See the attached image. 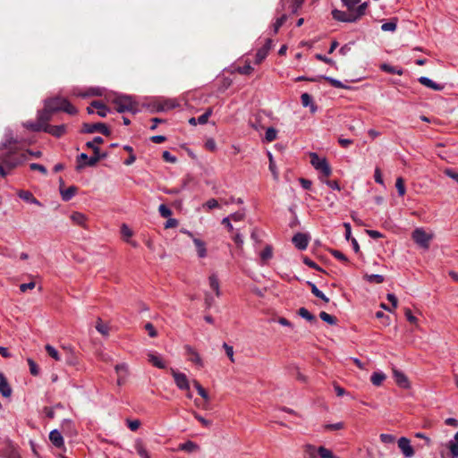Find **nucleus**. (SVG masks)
Here are the masks:
<instances>
[{"mask_svg": "<svg viewBox=\"0 0 458 458\" xmlns=\"http://www.w3.org/2000/svg\"><path fill=\"white\" fill-rule=\"evenodd\" d=\"M53 112L44 105V108L38 113L37 119L44 125L47 127L48 122L52 119Z\"/></svg>", "mask_w": 458, "mask_h": 458, "instance_id": "f3484780", "label": "nucleus"}, {"mask_svg": "<svg viewBox=\"0 0 458 458\" xmlns=\"http://www.w3.org/2000/svg\"><path fill=\"white\" fill-rule=\"evenodd\" d=\"M113 105L114 110L118 113L130 112L131 114H136L138 112L136 103L131 99V97L128 96H121L116 98L113 101Z\"/></svg>", "mask_w": 458, "mask_h": 458, "instance_id": "39448f33", "label": "nucleus"}, {"mask_svg": "<svg viewBox=\"0 0 458 458\" xmlns=\"http://www.w3.org/2000/svg\"><path fill=\"white\" fill-rule=\"evenodd\" d=\"M70 217L75 225L85 226L87 218L84 214L80 212H73Z\"/></svg>", "mask_w": 458, "mask_h": 458, "instance_id": "72a5a7b5", "label": "nucleus"}, {"mask_svg": "<svg viewBox=\"0 0 458 458\" xmlns=\"http://www.w3.org/2000/svg\"><path fill=\"white\" fill-rule=\"evenodd\" d=\"M448 448L453 458H458V431L454 437V440L449 441Z\"/></svg>", "mask_w": 458, "mask_h": 458, "instance_id": "cd10ccee", "label": "nucleus"}, {"mask_svg": "<svg viewBox=\"0 0 458 458\" xmlns=\"http://www.w3.org/2000/svg\"><path fill=\"white\" fill-rule=\"evenodd\" d=\"M162 157H163L164 160L166 161V162H169V163H175L176 162V157L174 156H173L167 150L163 152Z\"/></svg>", "mask_w": 458, "mask_h": 458, "instance_id": "774afa93", "label": "nucleus"}, {"mask_svg": "<svg viewBox=\"0 0 458 458\" xmlns=\"http://www.w3.org/2000/svg\"><path fill=\"white\" fill-rule=\"evenodd\" d=\"M395 188L398 191L399 196L403 197L405 192V185H404V180L402 177H398L395 182Z\"/></svg>", "mask_w": 458, "mask_h": 458, "instance_id": "37998d69", "label": "nucleus"}, {"mask_svg": "<svg viewBox=\"0 0 458 458\" xmlns=\"http://www.w3.org/2000/svg\"><path fill=\"white\" fill-rule=\"evenodd\" d=\"M380 440L386 445L394 444L395 442V437L391 434H381Z\"/></svg>", "mask_w": 458, "mask_h": 458, "instance_id": "603ef678", "label": "nucleus"}, {"mask_svg": "<svg viewBox=\"0 0 458 458\" xmlns=\"http://www.w3.org/2000/svg\"><path fill=\"white\" fill-rule=\"evenodd\" d=\"M159 214L162 217L167 218L171 216L172 211L171 209L165 204H161L158 208Z\"/></svg>", "mask_w": 458, "mask_h": 458, "instance_id": "3c124183", "label": "nucleus"}, {"mask_svg": "<svg viewBox=\"0 0 458 458\" xmlns=\"http://www.w3.org/2000/svg\"><path fill=\"white\" fill-rule=\"evenodd\" d=\"M211 114H212V109L211 108L207 109L203 114H201L200 116H199L197 118L198 123L199 124H206Z\"/></svg>", "mask_w": 458, "mask_h": 458, "instance_id": "09e8293b", "label": "nucleus"}, {"mask_svg": "<svg viewBox=\"0 0 458 458\" xmlns=\"http://www.w3.org/2000/svg\"><path fill=\"white\" fill-rule=\"evenodd\" d=\"M193 386L196 388L198 394L204 399L205 404L202 406L203 409H208V403L210 400V397L208 392L204 389V387L197 381L193 380Z\"/></svg>", "mask_w": 458, "mask_h": 458, "instance_id": "5701e85b", "label": "nucleus"}, {"mask_svg": "<svg viewBox=\"0 0 458 458\" xmlns=\"http://www.w3.org/2000/svg\"><path fill=\"white\" fill-rule=\"evenodd\" d=\"M397 24L396 21H391L388 22H385L381 26V30L383 31H394L396 30Z\"/></svg>", "mask_w": 458, "mask_h": 458, "instance_id": "6e6d98bb", "label": "nucleus"}, {"mask_svg": "<svg viewBox=\"0 0 458 458\" xmlns=\"http://www.w3.org/2000/svg\"><path fill=\"white\" fill-rule=\"evenodd\" d=\"M305 458H340L333 454L331 450L325 446H316L311 444H306L303 446Z\"/></svg>", "mask_w": 458, "mask_h": 458, "instance_id": "20e7f679", "label": "nucleus"}, {"mask_svg": "<svg viewBox=\"0 0 458 458\" xmlns=\"http://www.w3.org/2000/svg\"><path fill=\"white\" fill-rule=\"evenodd\" d=\"M309 236L302 233H298L293 237V243L301 250H306L309 244Z\"/></svg>", "mask_w": 458, "mask_h": 458, "instance_id": "4468645a", "label": "nucleus"}, {"mask_svg": "<svg viewBox=\"0 0 458 458\" xmlns=\"http://www.w3.org/2000/svg\"><path fill=\"white\" fill-rule=\"evenodd\" d=\"M308 284L310 286L311 293L318 298L321 299L325 302L329 301V298H327L317 286L315 284L311 282H308Z\"/></svg>", "mask_w": 458, "mask_h": 458, "instance_id": "c9c22d12", "label": "nucleus"}, {"mask_svg": "<svg viewBox=\"0 0 458 458\" xmlns=\"http://www.w3.org/2000/svg\"><path fill=\"white\" fill-rule=\"evenodd\" d=\"M104 140L98 136L93 139L92 141H88L86 146L91 148L94 152V155L90 157L87 162L88 166H94L100 159H104L107 157L106 152H100L98 145L103 143Z\"/></svg>", "mask_w": 458, "mask_h": 458, "instance_id": "423d86ee", "label": "nucleus"}, {"mask_svg": "<svg viewBox=\"0 0 458 458\" xmlns=\"http://www.w3.org/2000/svg\"><path fill=\"white\" fill-rule=\"evenodd\" d=\"M114 369H115L117 376H120V375L128 376V374H129L128 365L126 363H120V364L115 365Z\"/></svg>", "mask_w": 458, "mask_h": 458, "instance_id": "de8ad7c7", "label": "nucleus"}, {"mask_svg": "<svg viewBox=\"0 0 458 458\" xmlns=\"http://www.w3.org/2000/svg\"><path fill=\"white\" fill-rule=\"evenodd\" d=\"M179 450L185 451L188 453H193L199 449V445L192 441H186L179 445Z\"/></svg>", "mask_w": 458, "mask_h": 458, "instance_id": "c85d7f7f", "label": "nucleus"}, {"mask_svg": "<svg viewBox=\"0 0 458 458\" xmlns=\"http://www.w3.org/2000/svg\"><path fill=\"white\" fill-rule=\"evenodd\" d=\"M276 136L277 131L276 129H274L273 127H269L267 129L265 133V140L267 142H272L273 140H275L276 139Z\"/></svg>", "mask_w": 458, "mask_h": 458, "instance_id": "49530a36", "label": "nucleus"}, {"mask_svg": "<svg viewBox=\"0 0 458 458\" xmlns=\"http://www.w3.org/2000/svg\"><path fill=\"white\" fill-rule=\"evenodd\" d=\"M218 201L215 199H208L204 205L203 208H207L208 210L218 208Z\"/></svg>", "mask_w": 458, "mask_h": 458, "instance_id": "052dcab7", "label": "nucleus"}, {"mask_svg": "<svg viewBox=\"0 0 458 458\" xmlns=\"http://www.w3.org/2000/svg\"><path fill=\"white\" fill-rule=\"evenodd\" d=\"M418 81L421 85H423V86H425V87H427L428 89H431L433 90H436V91H441L445 88L444 85L437 83V82L433 81L431 79H429L428 77H425V76L420 77L418 79Z\"/></svg>", "mask_w": 458, "mask_h": 458, "instance_id": "dca6fc26", "label": "nucleus"}, {"mask_svg": "<svg viewBox=\"0 0 458 458\" xmlns=\"http://www.w3.org/2000/svg\"><path fill=\"white\" fill-rule=\"evenodd\" d=\"M367 8V4L363 3L360 4L355 12H344L340 10H333L332 11V16L335 20L338 21L343 22H355L358 21L361 16L364 15L365 11Z\"/></svg>", "mask_w": 458, "mask_h": 458, "instance_id": "7ed1b4c3", "label": "nucleus"}, {"mask_svg": "<svg viewBox=\"0 0 458 458\" xmlns=\"http://www.w3.org/2000/svg\"><path fill=\"white\" fill-rule=\"evenodd\" d=\"M96 329L103 335H108L109 327L102 322L100 318L98 319Z\"/></svg>", "mask_w": 458, "mask_h": 458, "instance_id": "c03bdc74", "label": "nucleus"}, {"mask_svg": "<svg viewBox=\"0 0 458 458\" xmlns=\"http://www.w3.org/2000/svg\"><path fill=\"white\" fill-rule=\"evenodd\" d=\"M310 164L318 172H320L325 177H328L331 173V167L325 157H319V156L312 152L310 154Z\"/></svg>", "mask_w": 458, "mask_h": 458, "instance_id": "0eeeda50", "label": "nucleus"}, {"mask_svg": "<svg viewBox=\"0 0 458 458\" xmlns=\"http://www.w3.org/2000/svg\"><path fill=\"white\" fill-rule=\"evenodd\" d=\"M30 168L31 170L38 171L39 173H41V174H44V175H47V168H46L44 165H40V164L31 163V164L30 165Z\"/></svg>", "mask_w": 458, "mask_h": 458, "instance_id": "13d9d810", "label": "nucleus"}, {"mask_svg": "<svg viewBox=\"0 0 458 458\" xmlns=\"http://www.w3.org/2000/svg\"><path fill=\"white\" fill-rule=\"evenodd\" d=\"M49 439L51 443L57 448H62L64 446V437L57 429H53L49 433Z\"/></svg>", "mask_w": 458, "mask_h": 458, "instance_id": "412c9836", "label": "nucleus"}, {"mask_svg": "<svg viewBox=\"0 0 458 458\" xmlns=\"http://www.w3.org/2000/svg\"><path fill=\"white\" fill-rule=\"evenodd\" d=\"M380 69L382 71L391 73V74H398V75L403 74V70L402 68H397V67L392 66L388 64H382L380 65Z\"/></svg>", "mask_w": 458, "mask_h": 458, "instance_id": "f704fd0d", "label": "nucleus"}, {"mask_svg": "<svg viewBox=\"0 0 458 458\" xmlns=\"http://www.w3.org/2000/svg\"><path fill=\"white\" fill-rule=\"evenodd\" d=\"M89 158V157L85 153H81L80 156H78V157H77L78 164H77L76 169L81 170L83 167H85L86 165H88L87 162H88Z\"/></svg>", "mask_w": 458, "mask_h": 458, "instance_id": "a19ab883", "label": "nucleus"}, {"mask_svg": "<svg viewBox=\"0 0 458 458\" xmlns=\"http://www.w3.org/2000/svg\"><path fill=\"white\" fill-rule=\"evenodd\" d=\"M393 377H394L396 384L400 387L404 388V389H408L411 387V384H410L408 377L402 371L394 369L393 370Z\"/></svg>", "mask_w": 458, "mask_h": 458, "instance_id": "2eb2a0df", "label": "nucleus"}, {"mask_svg": "<svg viewBox=\"0 0 458 458\" xmlns=\"http://www.w3.org/2000/svg\"><path fill=\"white\" fill-rule=\"evenodd\" d=\"M16 140H9L0 146V175L5 177L14 168L24 163L26 153L13 146Z\"/></svg>", "mask_w": 458, "mask_h": 458, "instance_id": "f257e3e1", "label": "nucleus"}, {"mask_svg": "<svg viewBox=\"0 0 458 458\" xmlns=\"http://www.w3.org/2000/svg\"><path fill=\"white\" fill-rule=\"evenodd\" d=\"M253 71V68L251 67V65L250 64H247L245 65H243L242 67H239L238 68V72L239 73L241 74H250Z\"/></svg>", "mask_w": 458, "mask_h": 458, "instance_id": "338daca9", "label": "nucleus"}, {"mask_svg": "<svg viewBox=\"0 0 458 458\" xmlns=\"http://www.w3.org/2000/svg\"><path fill=\"white\" fill-rule=\"evenodd\" d=\"M45 349H46L47 354L51 358H53L55 360H61L60 354H59L58 351L55 347H53L50 344H47Z\"/></svg>", "mask_w": 458, "mask_h": 458, "instance_id": "79ce46f5", "label": "nucleus"}, {"mask_svg": "<svg viewBox=\"0 0 458 458\" xmlns=\"http://www.w3.org/2000/svg\"><path fill=\"white\" fill-rule=\"evenodd\" d=\"M287 16L283 14L281 17L277 18L275 23L273 24L274 33H277L281 26L285 22Z\"/></svg>", "mask_w": 458, "mask_h": 458, "instance_id": "8fccbe9b", "label": "nucleus"}, {"mask_svg": "<svg viewBox=\"0 0 458 458\" xmlns=\"http://www.w3.org/2000/svg\"><path fill=\"white\" fill-rule=\"evenodd\" d=\"M60 182H61L60 194L62 196V199L64 201H69L76 194L77 188L75 186H70L67 189H63L64 181L62 179H60Z\"/></svg>", "mask_w": 458, "mask_h": 458, "instance_id": "6ab92c4d", "label": "nucleus"}, {"mask_svg": "<svg viewBox=\"0 0 458 458\" xmlns=\"http://www.w3.org/2000/svg\"><path fill=\"white\" fill-rule=\"evenodd\" d=\"M145 329L148 331V334L150 337H156L157 335V332L151 323H147L145 325Z\"/></svg>", "mask_w": 458, "mask_h": 458, "instance_id": "69168bd1", "label": "nucleus"}, {"mask_svg": "<svg viewBox=\"0 0 458 458\" xmlns=\"http://www.w3.org/2000/svg\"><path fill=\"white\" fill-rule=\"evenodd\" d=\"M223 348L225 349V353H226L227 357L229 358V360L232 362H234L233 347L229 345V344H227L226 343H224L223 344Z\"/></svg>", "mask_w": 458, "mask_h": 458, "instance_id": "4d7b16f0", "label": "nucleus"}, {"mask_svg": "<svg viewBox=\"0 0 458 458\" xmlns=\"http://www.w3.org/2000/svg\"><path fill=\"white\" fill-rule=\"evenodd\" d=\"M412 240L420 247L428 249L429 242L432 239L430 234H428L422 228H416L412 232Z\"/></svg>", "mask_w": 458, "mask_h": 458, "instance_id": "6e6552de", "label": "nucleus"}, {"mask_svg": "<svg viewBox=\"0 0 458 458\" xmlns=\"http://www.w3.org/2000/svg\"><path fill=\"white\" fill-rule=\"evenodd\" d=\"M386 378V376L385 373L381 371H376L371 375L370 381L374 386H379L382 385Z\"/></svg>", "mask_w": 458, "mask_h": 458, "instance_id": "7c9ffc66", "label": "nucleus"}, {"mask_svg": "<svg viewBox=\"0 0 458 458\" xmlns=\"http://www.w3.org/2000/svg\"><path fill=\"white\" fill-rule=\"evenodd\" d=\"M192 414L194 418L199 421L204 427L209 428L212 424L211 420H206L204 417H202L200 414H199L196 411H192Z\"/></svg>", "mask_w": 458, "mask_h": 458, "instance_id": "5fc2aeb1", "label": "nucleus"}, {"mask_svg": "<svg viewBox=\"0 0 458 458\" xmlns=\"http://www.w3.org/2000/svg\"><path fill=\"white\" fill-rule=\"evenodd\" d=\"M27 362H28L29 367H30V374L33 375V376H38V373H39V370H38V367L36 364V362L32 359H30V358H29L27 360Z\"/></svg>", "mask_w": 458, "mask_h": 458, "instance_id": "864d4df0", "label": "nucleus"}, {"mask_svg": "<svg viewBox=\"0 0 458 458\" xmlns=\"http://www.w3.org/2000/svg\"><path fill=\"white\" fill-rule=\"evenodd\" d=\"M209 286L215 292L216 295L219 297L221 295L220 284L217 276L213 274L208 277Z\"/></svg>", "mask_w": 458, "mask_h": 458, "instance_id": "bb28decb", "label": "nucleus"}, {"mask_svg": "<svg viewBox=\"0 0 458 458\" xmlns=\"http://www.w3.org/2000/svg\"><path fill=\"white\" fill-rule=\"evenodd\" d=\"M298 314L300 317H301L302 318H304L310 322L316 320V318L306 308L302 307V308L299 309Z\"/></svg>", "mask_w": 458, "mask_h": 458, "instance_id": "58836bf2", "label": "nucleus"}, {"mask_svg": "<svg viewBox=\"0 0 458 458\" xmlns=\"http://www.w3.org/2000/svg\"><path fill=\"white\" fill-rule=\"evenodd\" d=\"M398 446L403 455L407 458H411L414 455V450L411 445V441L407 437H401L398 440Z\"/></svg>", "mask_w": 458, "mask_h": 458, "instance_id": "f8f14e48", "label": "nucleus"}, {"mask_svg": "<svg viewBox=\"0 0 458 458\" xmlns=\"http://www.w3.org/2000/svg\"><path fill=\"white\" fill-rule=\"evenodd\" d=\"M273 257V249L270 245H267L260 253V259L263 262L267 261Z\"/></svg>", "mask_w": 458, "mask_h": 458, "instance_id": "4c0bfd02", "label": "nucleus"}, {"mask_svg": "<svg viewBox=\"0 0 458 458\" xmlns=\"http://www.w3.org/2000/svg\"><path fill=\"white\" fill-rule=\"evenodd\" d=\"M56 138H60L66 132V125L61 124V125H48L46 127V131Z\"/></svg>", "mask_w": 458, "mask_h": 458, "instance_id": "aec40b11", "label": "nucleus"}, {"mask_svg": "<svg viewBox=\"0 0 458 458\" xmlns=\"http://www.w3.org/2000/svg\"><path fill=\"white\" fill-rule=\"evenodd\" d=\"M178 106V103L174 99H165L160 101L158 105L159 111H169Z\"/></svg>", "mask_w": 458, "mask_h": 458, "instance_id": "a878e982", "label": "nucleus"}, {"mask_svg": "<svg viewBox=\"0 0 458 458\" xmlns=\"http://www.w3.org/2000/svg\"><path fill=\"white\" fill-rule=\"evenodd\" d=\"M319 318L329 325H336L337 319L335 317L327 313L326 311H321L319 313Z\"/></svg>", "mask_w": 458, "mask_h": 458, "instance_id": "e433bc0d", "label": "nucleus"}, {"mask_svg": "<svg viewBox=\"0 0 458 458\" xmlns=\"http://www.w3.org/2000/svg\"><path fill=\"white\" fill-rule=\"evenodd\" d=\"M301 100L303 106H312V98L308 93H303L301 96Z\"/></svg>", "mask_w": 458, "mask_h": 458, "instance_id": "bf43d9fd", "label": "nucleus"}, {"mask_svg": "<svg viewBox=\"0 0 458 458\" xmlns=\"http://www.w3.org/2000/svg\"><path fill=\"white\" fill-rule=\"evenodd\" d=\"M45 106L53 113L64 111L69 114H77L78 110L66 98L55 97L45 100Z\"/></svg>", "mask_w": 458, "mask_h": 458, "instance_id": "f03ea898", "label": "nucleus"}, {"mask_svg": "<svg viewBox=\"0 0 458 458\" xmlns=\"http://www.w3.org/2000/svg\"><path fill=\"white\" fill-rule=\"evenodd\" d=\"M82 131H83V132H86V133H93L95 131H99L106 136H109L111 133V131L109 130V128L105 123H84Z\"/></svg>", "mask_w": 458, "mask_h": 458, "instance_id": "9d476101", "label": "nucleus"}, {"mask_svg": "<svg viewBox=\"0 0 458 458\" xmlns=\"http://www.w3.org/2000/svg\"><path fill=\"white\" fill-rule=\"evenodd\" d=\"M321 78L323 80L327 81L334 88L345 89H351L350 86L344 84L342 81H340L339 80H336L335 78L328 77V76H321Z\"/></svg>", "mask_w": 458, "mask_h": 458, "instance_id": "c756f323", "label": "nucleus"}, {"mask_svg": "<svg viewBox=\"0 0 458 458\" xmlns=\"http://www.w3.org/2000/svg\"><path fill=\"white\" fill-rule=\"evenodd\" d=\"M360 0H342L343 4L346 6L350 12H355L360 5Z\"/></svg>", "mask_w": 458, "mask_h": 458, "instance_id": "ea45409f", "label": "nucleus"}, {"mask_svg": "<svg viewBox=\"0 0 458 458\" xmlns=\"http://www.w3.org/2000/svg\"><path fill=\"white\" fill-rule=\"evenodd\" d=\"M0 393L4 397H10L13 390L4 373L0 372Z\"/></svg>", "mask_w": 458, "mask_h": 458, "instance_id": "a211bd4d", "label": "nucleus"}, {"mask_svg": "<svg viewBox=\"0 0 458 458\" xmlns=\"http://www.w3.org/2000/svg\"><path fill=\"white\" fill-rule=\"evenodd\" d=\"M193 243L197 249L199 258H205L207 256L206 243L199 238H193Z\"/></svg>", "mask_w": 458, "mask_h": 458, "instance_id": "393cba45", "label": "nucleus"}, {"mask_svg": "<svg viewBox=\"0 0 458 458\" xmlns=\"http://www.w3.org/2000/svg\"><path fill=\"white\" fill-rule=\"evenodd\" d=\"M36 286V284L34 282H30V283H26V284H20L19 288H20V291L21 293H25L27 292L28 290H32L34 289Z\"/></svg>", "mask_w": 458, "mask_h": 458, "instance_id": "0e129e2a", "label": "nucleus"}, {"mask_svg": "<svg viewBox=\"0 0 458 458\" xmlns=\"http://www.w3.org/2000/svg\"><path fill=\"white\" fill-rule=\"evenodd\" d=\"M331 254L335 259H337L338 260H341V261H344V262H347L348 261L347 257L343 252H341L340 250H331Z\"/></svg>", "mask_w": 458, "mask_h": 458, "instance_id": "680f3d73", "label": "nucleus"}, {"mask_svg": "<svg viewBox=\"0 0 458 458\" xmlns=\"http://www.w3.org/2000/svg\"><path fill=\"white\" fill-rule=\"evenodd\" d=\"M170 372L174 377L176 386L180 390H183V391L190 390V382H189L187 376L184 373L177 371L172 368L170 369Z\"/></svg>", "mask_w": 458, "mask_h": 458, "instance_id": "1a4fd4ad", "label": "nucleus"}, {"mask_svg": "<svg viewBox=\"0 0 458 458\" xmlns=\"http://www.w3.org/2000/svg\"><path fill=\"white\" fill-rule=\"evenodd\" d=\"M91 106L98 110V114L101 117H106L109 112V109L106 107V106L100 101H93L91 103Z\"/></svg>", "mask_w": 458, "mask_h": 458, "instance_id": "2f4dec72", "label": "nucleus"}, {"mask_svg": "<svg viewBox=\"0 0 458 458\" xmlns=\"http://www.w3.org/2000/svg\"><path fill=\"white\" fill-rule=\"evenodd\" d=\"M18 196L26 202L40 206V202L29 191H19Z\"/></svg>", "mask_w": 458, "mask_h": 458, "instance_id": "b1692460", "label": "nucleus"}, {"mask_svg": "<svg viewBox=\"0 0 458 458\" xmlns=\"http://www.w3.org/2000/svg\"><path fill=\"white\" fill-rule=\"evenodd\" d=\"M185 353L187 355L188 360L194 363L199 368H202L204 366L203 360L200 358L199 352L191 345H185Z\"/></svg>", "mask_w": 458, "mask_h": 458, "instance_id": "9b49d317", "label": "nucleus"}, {"mask_svg": "<svg viewBox=\"0 0 458 458\" xmlns=\"http://www.w3.org/2000/svg\"><path fill=\"white\" fill-rule=\"evenodd\" d=\"M365 279L369 283H373V284H381L384 282V276L381 275H376V274L366 275Z\"/></svg>", "mask_w": 458, "mask_h": 458, "instance_id": "a18cd8bd", "label": "nucleus"}, {"mask_svg": "<svg viewBox=\"0 0 458 458\" xmlns=\"http://www.w3.org/2000/svg\"><path fill=\"white\" fill-rule=\"evenodd\" d=\"M271 47L272 40L270 38H267L264 46L257 51L255 64H259L267 56Z\"/></svg>", "mask_w": 458, "mask_h": 458, "instance_id": "ddd939ff", "label": "nucleus"}, {"mask_svg": "<svg viewBox=\"0 0 458 458\" xmlns=\"http://www.w3.org/2000/svg\"><path fill=\"white\" fill-rule=\"evenodd\" d=\"M127 426L131 431H136L140 426V421L139 420H127Z\"/></svg>", "mask_w": 458, "mask_h": 458, "instance_id": "e2e57ef3", "label": "nucleus"}, {"mask_svg": "<svg viewBox=\"0 0 458 458\" xmlns=\"http://www.w3.org/2000/svg\"><path fill=\"white\" fill-rule=\"evenodd\" d=\"M24 126L32 131H46V127L38 119L36 122H27Z\"/></svg>", "mask_w": 458, "mask_h": 458, "instance_id": "473e14b6", "label": "nucleus"}, {"mask_svg": "<svg viewBox=\"0 0 458 458\" xmlns=\"http://www.w3.org/2000/svg\"><path fill=\"white\" fill-rule=\"evenodd\" d=\"M148 360L156 368H158V369H165L166 368L165 361L162 359V357L160 355H157L156 353L149 352L148 354Z\"/></svg>", "mask_w": 458, "mask_h": 458, "instance_id": "4be33fe9", "label": "nucleus"}]
</instances>
